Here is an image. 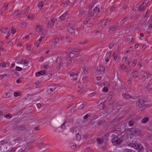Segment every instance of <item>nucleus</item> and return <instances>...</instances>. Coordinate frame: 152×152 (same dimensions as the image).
Listing matches in <instances>:
<instances>
[{
	"mask_svg": "<svg viewBox=\"0 0 152 152\" xmlns=\"http://www.w3.org/2000/svg\"><path fill=\"white\" fill-rule=\"evenodd\" d=\"M99 11V9L98 7H96L94 8L93 11L89 12L88 14V16L92 18L93 19H94L96 17Z\"/></svg>",
	"mask_w": 152,
	"mask_h": 152,
	"instance_id": "f257e3e1",
	"label": "nucleus"
},
{
	"mask_svg": "<svg viewBox=\"0 0 152 152\" xmlns=\"http://www.w3.org/2000/svg\"><path fill=\"white\" fill-rule=\"evenodd\" d=\"M128 146L130 148H134L139 152L140 151L143 149V147L141 145L137 144L130 143L128 144Z\"/></svg>",
	"mask_w": 152,
	"mask_h": 152,
	"instance_id": "f03ea898",
	"label": "nucleus"
},
{
	"mask_svg": "<svg viewBox=\"0 0 152 152\" xmlns=\"http://www.w3.org/2000/svg\"><path fill=\"white\" fill-rule=\"evenodd\" d=\"M105 70V69L103 66L99 65L97 67L96 73L98 74H102L104 72Z\"/></svg>",
	"mask_w": 152,
	"mask_h": 152,
	"instance_id": "7ed1b4c3",
	"label": "nucleus"
},
{
	"mask_svg": "<svg viewBox=\"0 0 152 152\" xmlns=\"http://www.w3.org/2000/svg\"><path fill=\"white\" fill-rule=\"evenodd\" d=\"M112 142L114 145H117L121 142V140L118 137H115L112 140Z\"/></svg>",
	"mask_w": 152,
	"mask_h": 152,
	"instance_id": "20e7f679",
	"label": "nucleus"
},
{
	"mask_svg": "<svg viewBox=\"0 0 152 152\" xmlns=\"http://www.w3.org/2000/svg\"><path fill=\"white\" fill-rule=\"evenodd\" d=\"M137 106L140 108H144L145 106V102L143 100H140L137 103Z\"/></svg>",
	"mask_w": 152,
	"mask_h": 152,
	"instance_id": "39448f33",
	"label": "nucleus"
},
{
	"mask_svg": "<svg viewBox=\"0 0 152 152\" xmlns=\"http://www.w3.org/2000/svg\"><path fill=\"white\" fill-rule=\"evenodd\" d=\"M140 73L141 75V79L143 80H145L148 78L150 76V74L148 72L144 71H142L140 72Z\"/></svg>",
	"mask_w": 152,
	"mask_h": 152,
	"instance_id": "423d86ee",
	"label": "nucleus"
},
{
	"mask_svg": "<svg viewBox=\"0 0 152 152\" xmlns=\"http://www.w3.org/2000/svg\"><path fill=\"white\" fill-rule=\"evenodd\" d=\"M61 59L60 57L58 58L56 60V63H57L56 68L58 69H60L62 65L61 63Z\"/></svg>",
	"mask_w": 152,
	"mask_h": 152,
	"instance_id": "0eeeda50",
	"label": "nucleus"
},
{
	"mask_svg": "<svg viewBox=\"0 0 152 152\" xmlns=\"http://www.w3.org/2000/svg\"><path fill=\"white\" fill-rule=\"evenodd\" d=\"M43 26L41 25H38L37 26L36 28V30L40 34H42Z\"/></svg>",
	"mask_w": 152,
	"mask_h": 152,
	"instance_id": "6e6552de",
	"label": "nucleus"
},
{
	"mask_svg": "<svg viewBox=\"0 0 152 152\" xmlns=\"http://www.w3.org/2000/svg\"><path fill=\"white\" fill-rule=\"evenodd\" d=\"M22 140V138L21 137H17L12 141V143L15 144L16 143L19 142Z\"/></svg>",
	"mask_w": 152,
	"mask_h": 152,
	"instance_id": "1a4fd4ad",
	"label": "nucleus"
},
{
	"mask_svg": "<svg viewBox=\"0 0 152 152\" xmlns=\"http://www.w3.org/2000/svg\"><path fill=\"white\" fill-rule=\"evenodd\" d=\"M103 85L105 86L102 89L103 92H107L108 91V87L109 86V83L107 82H103Z\"/></svg>",
	"mask_w": 152,
	"mask_h": 152,
	"instance_id": "9d476101",
	"label": "nucleus"
},
{
	"mask_svg": "<svg viewBox=\"0 0 152 152\" xmlns=\"http://www.w3.org/2000/svg\"><path fill=\"white\" fill-rule=\"evenodd\" d=\"M72 132L75 135L78 134L80 132L79 128L77 126L73 128Z\"/></svg>",
	"mask_w": 152,
	"mask_h": 152,
	"instance_id": "9b49d317",
	"label": "nucleus"
},
{
	"mask_svg": "<svg viewBox=\"0 0 152 152\" xmlns=\"http://www.w3.org/2000/svg\"><path fill=\"white\" fill-rule=\"evenodd\" d=\"M145 1L144 2L138 7L139 10L140 11H142L144 10V7L146 5V3Z\"/></svg>",
	"mask_w": 152,
	"mask_h": 152,
	"instance_id": "f8f14e48",
	"label": "nucleus"
},
{
	"mask_svg": "<svg viewBox=\"0 0 152 152\" xmlns=\"http://www.w3.org/2000/svg\"><path fill=\"white\" fill-rule=\"evenodd\" d=\"M77 75L78 74H75L73 72H71L70 74V76H71L72 78H71V79L73 80H76L77 78Z\"/></svg>",
	"mask_w": 152,
	"mask_h": 152,
	"instance_id": "ddd939ff",
	"label": "nucleus"
},
{
	"mask_svg": "<svg viewBox=\"0 0 152 152\" xmlns=\"http://www.w3.org/2000/svg\"><path fill=\"white\" fill-rule=\"evenodd\" d=\"M46 72V71L45 70H42L40 72H36L35 74V75L36 77H40L41 75H42L44 74Z\"/></svg>",
	"mask_w": 152,
	"mask_h": 152,
	"instance_id": "4468645a",
	"label": "nucleus"
},
{
	"mask_svg": "<svg viewBox=\"0 0 152 152\" xmlns=\"http://www.w3.org/2000/svg\"><path fill=\"white\" fill-rule=\"evenodd\" d=\"M46 0H40L39 1V4L38 5V7L39 9H41L43 6V2H45Z\"/></svg>",
	"mask_w": 152,
	"mask_h": 152,
	"instance_id": "2eb2a0df",
	"label": "nucleus"
},
{
	"mask_svg": "<svg viewBox=\"0 0 152 152\" xmlns=\"http://www.w3.org/2000/svg\"><path fill=\"white\" fill-rule=\"evenodd\" d=\"M56 89V86L54 84H51L48 87V90L49 89L51 91H54Z\"/></svg>",
	"mask_w": 152,
	"mask_h": 152,
	"instance_id": "dca6fc26",
	"label": "nucleus"
},
{
	"mask_svg": "<svg viewBox=\"0 0 152 152\" xmlns=\"http://www.w3.org/2000/svg\"><path fill=\"white\" fill-rule=\"evenodd\" d=\"M68 15L67 12H66L62 14L60 17V19L62 20H64L66 18V16Z\"/></svg>",
	"mask_w": 152,
	"mask_h": 152,
	"instance_id": "f3484780",
	"label": "nucleus"
},
{
	"mask_svg": "<svg viewBox=\"0 0 152 152\" xmlns=\"http://www.w3.org/2000/svg\"><path fill=\"white\" fill-rule=\"evenodd\" d=\"M79 53V50L77 49H75L70 52V54H74L75 55H78Z\"/></svg>",
	"mask_w": 152,
	"mask_h": 152,
	"instance_id": "a211bd4d",
	"label": "nucleus"
},
{
	"mask_svg": "<svg viewBox=\"0 0 152 152\" xmlns=\"http://www.w3.org/2000/svg\"><path fill=\"white\" fill-rule=\"evenodd\" d=\"M117 29V27L116 26H113L112 27H111L110 28L109 30L108 31V32L109 33H111L112 32L116 30Z\"/></svg>",
	"mask_w": 152,
	"mask_h": 152,
	"instance_id": "6ab92c4d",
	"label": "nucleus"
},
{
	"mask_svg": "<svg viewBox=\"0 0 152 152\" xmlns=\"http://www.w3.org/2000/svg\"><path fill=\"white\" fill-rule=\"evenodd\" d=\"M131 75L133 77L136 78L138 75V73L137 71H135L131 73Z\"/></svg>",
	"mask_w": 152,
	"mask_h": 152,
	"instance_id": "aec40b11",
	"label": "nucleus"
},
{
	"mask_svg": "<svg viewBox=\"0 0 152 152\" xmlns=\"http://www.w3.org/2000/svg\"><path fill=\"white\" fill-rule=\"evenodd\" d=\"M72 62V58L71 57H68L66 59V63L67 64V65L69 66V64H71Z\"/></svg>",
	"mask_w": 152,
	"mask_h": 152,
	"instance_id": "412c9836",
	"label": "nucleus"
},
{
	"mask_svg": "<svg viewBox=\"0 0 152 152\" xmlns=\"http://www.w3.org/2000/svg\"><path fill=\"white\" fill-rule=\"evenodd\" d=\"M69 32L72 35L75 34V30L72 27H70L68 29Z\"/></svg>",
	"mask_w": 152,
	"mask_h": 152,
	"instance_id": "4be33fe9",
	"label": "nucleus"
},
{
	"mask_svg": "<svg viewBox=\"0 0 152 152\" xmlns=\"http://www.w3.org/2000/svg\"><path fill=\"white\" fill-rule=\"evenodd\" d=\"M49 63L48 62H46L45 63V64L43 66V67L42 68L43 69H44V70L46 69H47L48 68L49 66Z\"/></svg>",
	"mask_w": 152,
	"mask_h": 152,
	"instance_id": "5701e85b",
	"label": "nucleus"
},
{
	"mask_svg": "<svg viewBox=\"0 0 152 152\" xmlns=\"http://www.w3.org/2000/svg\"><path fill=\"white\" fill-rule=\"evenodd\" d=\"M132 132L134 131V132L132 134L134 135H137L139 136L140 135V130H132Z\"/></svg>",
	"mask_w": 152,
	"mask_h": 152,
	"instance_id": "b1692460",
	"label": "nucleus"
},
{
	"mask_svg": "<svg viewBox=\"0 0 152 152\" xmlns=\"http://www.w3.org/2000/svg\"><path fill=\"white\" fill-rule=\"evenodd\" d=\"M69 4V1H65L63 3L61 4V6H64V7H66Z\"/></svg>",
	"mask_w": 152,
	"mask_h": 152,
	"instance_id": "393cba45",
	"label": "nucleus"
},
{
	"mask_svg": "<svg viewBox=\"0 0 152 152\" xmlns=\"http://www.w3.org/2000/svg\"><path fill=\"white\" fill-rule=\"evenodd\" d=\"M123 97L126 99H129L130 98V96L128 94H123Z\"/></svg>",
	"mask_w": 152,
	"mask_h": 152,
	"instance_id": "a878e982",
	"label": "nucleus"
},
{
	"mask_svg": "<svg viewBox=\"0 0 152 152\" xmlns=\"http://www.w3.org/2000/svg\"><path fill=\"white\" fill-rule=\"evenodd\" d=\"M97 141L98 144H101L102 143L104 142V140L102 138H98L97 139Z\"/></svg>",
	"mask_w": 152,
	"mask_h": 152,
	"instance_id": "bb28decb",
	"label": "nucleus"
},
{
	"mask_svg": "<svg viewBox=\"0 0 152 152\" xmlns=\"http://www.w3.org/2000/svg\"><path fill=\"white\" fill-rule=\"evenodd\" d=\"M152 88V85L151 84H149L147 83V85L146 87V89L148 91H149L151 90Z\"/></svg>",
	"mask_w": 152,
	"mask_h": 152,
	"instance_id": "cd10ccee",
	"label": "nucleus"
},
{
	"mask_svg": "<svg viewBox=\"0 0 152 152\" xmlns=\"http://www.w3.org/2000/svg\"><path fill=\"white\" fill-rule=\"evenodd\" d=\"M2 32L4 34H6L9 33V30L7 28H5L2 30Z\"/></svg>",
	"mask_w": 152,
	"mask_h": 152,
	"instance_id": "c85d7f7f",
	"label": "nucleus"
},
{
	"mask_svg": "<svg viewBox=\"0 0 152 152\" xmlns=\"http://www.w3.org/2000/svg\"><path fill=\"white\" fill-rule=\"evenodd\" d=\"M149 120V118L148 117H145L142 120V123L144 124L148 121Z\"/></svg>",
	"mask_w": 152,
	"mask_h": 152,
	"instance_id": "c756f323",
	"label": "nucleus"
},
{
	"mask_svg": "<svg viewBox=\"0 0 152 152\" xmlns=\"http://www.w3.org/2000/svg\"><path fill=\"white\" fill-rule=\"evenodd\" d=\"M75 135H76V139L78 141H79L81 139V136L80 134H79V133H78V134H75Z\"/></svg>",
	"mask_w": 152,
	"mask_h": 152,
	"instance_id": "7c9ffc66",
	"label": "nucleus"
},
{
	"mask_svg": "<svg viewBox=\"0 0 152 152\" xmlns=\"http://www.w3.org/2000/svg\"><path fill=\"white\" fill-rule=\"evenodd\" d=\"M86 104L85 103H83L81 104L79 107V108L80 109H83L86 105Z\"/></svg>",
	"mask_w": 152,
	"mask_h": 152,
	"instance_id": "2f4dec72",
	"label": "nucleus"
},
{
	"mask_svg": "<svg viewBox=\"0 0 152 152\" xmlns=\"http://www.w3.org/2000/svg\"><path fill=\"white\" fill-rule=\"evenodd\" d=\"M5 94L6 96L5 97L6 98H9L11 96V95L10 94L9 92L6 93Z\"/></svg>",
	"mask_w": 152,
	"mask_h": 152,
	"instance_id": "473e14b6",
	"label": "nucleus"
},
{
	"mask_svg": "<svg viewBox=\"0 0 152 152\" xmlns=\"http://www.w3.org/2000/svg\"><path fill=\"white\" fill-rule=\"evenodd\" d=\"M40 83L38 82H37L34 83V86H35V87L36 88H37L39 87L40 86Z\"/></svg>",
	"mask_w": 152,
	"mask_h": 152,
	"instance_id": "72a5a7b5",
	"label": "nucleus"
},
{
	"mask_svg": "<svg viewBox=\"0 0 152 152\" xmlns=\"http://www.w3.org/2000/svg\"><path fill=\"white\" fill-rule=\"evenodd\" d=\"M113 56L114 58V60L115 61H116L117 60H118L119 59V58L116 55L113 54Z\"/></svg>",
	"mask_w": 152,
	"mask_h": 152,
	"instance_id": "f704fd0d",
	"label": "nucleus"
},
{
	"mask_svg": "<svg viewBox=\"0 0 152 152\" xmlns=\"http://www.w3.org/2000/svg\"><path fill=\"white\" fill-rule=\"evenodd\" d=\"M71 148L73 149H75L77 147L76 145L74 143H72L71 144Z\"/></svg>",
	"mask_w": 152,
	"mask_h": 152,
	"instance_id": "c9c22d12",
	"label": "nucleus"
},
{
	"mask_svg": "<svg viewBox=\"0 0 152 152\" xmlns=\"http://www.w3.org/2000/svg\"><path fill=\"white\" fill-rule=\"evenodd\" d=\"M13 14L14 15L19 16L20 15V12L18 10L14 12Z\"/></svg>",
	"mask_w": 152,
	"mask_h": 152,
	"instance_id": "e433bc0d",
	"label": "nucleus"
},
{
	"mask_svg": "<svg viewBox=\"0 0 152 152\" xmlns=\"http://www.w3.org/2000/svg\"><path fill=\"white\" fill-rule=\"evenodd\" d=\"M26 16L29 20H33L34 19V16L32 15H27Z\"/></svg>",
	"mask_w": 152,
	"mask_h": 152,
	"instance_id": "4c0bfd02",
	"label": "nucleus"
},
{
	"mask_svg": "<svg viewBox=\"0 0 152 152\" xmlns=\"http://www.w3.org/2000/svg\"><path fill=\"white\" fill-rule=\"evenodd\" d=\"M137 60L136 59L134 60L133 62L132 63V66H134L136 64Z\"/></svg>",
	"mask_w": 152,
	"mask_h": 152,
	"instance_id": "58836bf2",
	"label": "nucleus"
},
{
	"mask_svg": "<svg viewBox=\"0 0 152 152\" xmlns=\"http://www.w3.org/2000/svg\"><path fill=\"white\" fill-rule=\"evenodd\" d=\"M32 45H30L28 44L26 45V47L27 50L30 51Z\"/></svg>",
	"mask_w": 152,
	"mask_h": 152,
	"instance_id": "ea45409f",
	"label": "nucleus"
},
{
	"mask_svg": "<svg viewBox=\"0 0 152 152\" xmlns=\"http://www.w3.org/2000/svg\"><path fill=\"white\" fill-rule=\"evenodd\" d=\"M0 66L2 67H5L6 66V63L4 62H2L0 64Z\"/></svg>",
	"mask_w": 152,
	"mask_h": 152,
	"instance_id": "a19ab883",
	"label": "nucleus"
},
{
	"mask_svg": "<svg viewBox=\"0 0 152 152\" xmlns=\"http://www.w3.org/2000/svg\"><path fill=\"white\" fill-rule=\"evenodd\" d=\"M51 22L49 23L48 24V26L49 27H50L53 26L54 25L52 21V20H51Z\"/></svg>",
	"mask_w": 152,
	"mask_h": 152,
	"instance_id": "79ce46f5",
	"label": "nucleus"
},
{
	"mask_svg": "<svg viewBox=\"0 0 152 152\" xmlns=\"http://www.w3.org/2000/svg\"><path fill=\"white\" fill-rule=\"evenodd\" d=\"M125 152H134L133 150L130 149H125Z\"/></svg>",
	"mask_w": 152,
	"mask_h": 152,
	"instance_id": "37998d69",
	"label": "nucleus"
},
{
	"mask_svg": "<svg viewBox=\"0 0 152 152\" xmlns=\"http://www.w3.org/2000/svg\"><path fill=\"white\" fill-rule=\"evenodd\" d=\"M84 11L83 10H80L78 14V16L79 17L82 16L84 13Z\"/></svg>",
	"mask_w": 152,
	"mask_h": 152,
	"instance_id": "c03bdc74",
	"label": "nucleus"
},
{
	"mask_svg": "<svg viewBox=\"0 0 152 152\" xmlns=\"http://www.w3.org/2000/svg\"><path fill=\"white\" fill-rule=\"evenodd\" d=\"M132 79L131 78H129L128 81V83L130 85L132 84Z\"/></svg>",
	"mask_w": 152,
	"mask_h": 152,
	"instance_id": "a18cd8bd",
	"label": "nucleus"
},
{
	"mask_svg": "<svg viewBox=\"0 0 152 152\" xmlns=\"http://www.w3.org/2000/svg\"><path fill=\"white\" fill-rule=\"evenodd\" d=\"M15 70L16 71H20L22 70V68L19 66H17Z\"/></svg>",
	"mask_w": 152,
	"mask_h": 152,
	"instance_id": "49530a36",
	"label": "nucleus"
},
{
	"mask_svg": "<svg viewBox=\"0 0 152 152\" xmlns=\"http://www.w3.org/2000/svg\"><path fill=\"white\" fill-rule=\"evenodd\" d=\"M90 114H86V115H85V116H84L83 117V118L84 119H86L87 118L89 117V116H90Z\"/></svg>",
	"mask_w": 152,
	"mask_h": 152,
	"instance_id": "de8ad7c7",
	"label": "nucleus"
},
{
	"mask_svg": "<svg viewBox=\"0 0 152 152\" xmlns=\"http://www.w3.org/2000/svg\"><path fill=\"white\" fill-rule=\"evenodd\" d=\"M111 54L110 52H108L107 53H106V57L107 58H109V57H110V56L111 55Z\"/></svg>",
	"mask_w": 152,
	"mask_h": 152,
	"instance_id": "09e8293b",
	"label": "nucleus"
},
{
	"mask_svg": "<svg viewBox=\"0 0 152 152\" xmlns=\"http://www.w3.org/2000/svg\"><path fill=\"white\" fill-rule=\"evenodd\" d=\"M89 21V20L88 19H86L83 22V23L84 24H86Z\"/></svg>",
	"mask_w": 152,
	"mask_h": 152,
	"instance_id": "8fccbe9b",
	"label": "nucleus"
},
{
	"mask_svg": "<svg viewBox=\"0 0 152 152\" xmlns=\"http://www.w3.org/2000/svg\"><path fill=\"white\" fill-rule=\"evenodd\" d=\"M27 25V23H22V24L21 25V26L22 28H24Z\"/></svg>",
	"mask_w": 152,
	"mask_h": 152,
	"instance_id": "3c124183",
	"label": "nucleus"
},
{
	"mask_svg": "<svg viewBox=\"0 0 152 152\" xmlns=\"http://www.w3.org/2000/svg\"><path fill=\"white\" fill-rule=\"evenodd\" d=\"M88 42V41L86 40H85L83 41H82L81 42H80V44L81 45H83L85 44L86 43Z\"/></svg>",
	"mask_w": 152,
	"mask_h": 152,
	"instance_id": "603ef678",
	"label": "nucleus"
},
{
	"mask_svg": "<svg viewBox=\"0 0 152 152\" xmlns=\"http://www.w3.org/2000/svg\"><path fill=\"white\" fill-rule=\"evenodd\" d=\"M134 123V121H132L129 122V125L130 126H132Z\"/></svg>",
	"mask_w": 152,
	"mask_h": 152,
	"instance_id": "864d4df0",
	"label": "nucleus"
},
{
	"mask_svg": "<svg viewBox=\"0 0 152 152\" xmlns=\"http://www.w3.org/2000/svg\"><path fill=\"white\" fill-rule=\"evenodd\" d=\"M99 105L100 106L102 107L103 109L104 107V102H103V103H101L99 104Z\"/></svg>",
	"mask_w": 152,
	"mask_h": 152,
	"instance_id": "5fc2aeb1",
	"label": "nucleus"
},
{
	"mask_svg": "<svg viewBox=\"0 0 152 152\" xmlns=\"http://www.w3.org/2000/svg\"><path fill=\"white\" fill-rule=\"evenodd\" d=\"M83 73L85 74H86L87 73L88 71H87V69L86 68H84L83 69Z\"/></svg>",
	"mask_w": 152,
	"mask_h": 152,
	"instance_id": "6e6d98bb",
	"label": "nucleus"
},
{
	"mask_svg": "<svg viewBox=\"0 0 152 152\" xmlns=\"http://www.w3.org/2000/svg\"><path fill=\"white\" fill-rule=\"evenodd\" d=\"M110 20L108 19H107L104 23V25H106L107 23H109L110 22Z\"/></svg>",
	"mask_w": 152,
	"mask_h": 152,
	"instance_id": "4d7b16f0",
	"label": "nucleus"
},
{
	"mask_svg": "<svg viewBox=\"0 0 152 152\" xmlns=\"http://www.w3.org/2000/svg\"><path fill=\"white\" fill-rule=\"evenodd\" d=\"M20 95V94L18 92H15L14 93V96L15 97H17Z\"/></svg>",
	"mask_w": 152,
	"mask_h": 152,
	"instance_id": "13d9d810",
	"label": "nucleus"
},
{
	"mask_svg": "<svg viewBox=\"0 0 152 152\" xmlns=\"http://www.w3.org/2000/svg\"><path fill=\"white\" fill-rule=\"evenodd\" d=\"M11 32L13 34H15L16 32L15 29L13 28H12L11 29Z\"/></svg>",
	"mask_w": 152,
	"mask_h": 152,
	"instance_id": "bf43d9fd",
	"label": "nucleus"
},
{
	"mask_svg": "<svg viewBox=\"0 0 152 152\" xmlns=\"http://www.w3.org/2000/svg\"><path fill=\"white\" fill-rule=\"evenodd\" d=\"M127 20V18H125L121 20V23H123L124 22H125L126 20Z\"/></svg>",
	"mask_w": 152,
	"mask_h": 152,
	"instance_id": "052dcab7",
	"label": "nucleus"
},
{
	"mask_svg": "<svg viewBox=\"0 0 152 152\" xmlns=\"http://www.w3.org/2000/svg\"><path fill=\"white\" fill-rule=\"evenodd\" d=\"M56 43L55 42H53L52 43V45H51V47L52 48H54L56 47Z\"/></svg>",
	"mask_w": 152,
	"mask_h": 152,
	"instance_id": "680f3d73",
	"label": "nucleus"
},
{
	"mask_svg": "<svg viewBox=\"0 0 152 152\" xmlns=\"http://www.w3.org/2000/svg\"><path fill=\"white\" fill-rule=\"evenodd\" d=\"M22 62L26 64H27L28 63V61L27 60L25 59L22 60Z\"/></svg>",
	"mask_w": 152,
	"mask_h": 152,
	"instance_id": "e2e57ef3",
	"label": "nucleus"
},
{
	"mask_svg": "<svg viewBox=\"0 0 152 152\" xmlns=\"http://www.w3.org/2000/svg\"><path fill=\"white\" fill-rule=\"evenodd\" d=\"M7 142H5L4 141H3V140L1 141L0 142V144H1V145H4L5 144H7Z\"/></svg>",
	"mask_w": 152,
	"mask_h": 152,
	"instance_id": "0e129e2a",
	"label": "nucleus"
},
{
	"mask_svg": "<svg viewBox=\"0 0 152 152\" xmlns=\"http://www.w3.org/2000/svg\"><path fill=\"white\" fill-rule=\"evenodd\" d=\"M7 75L6 74H4V75H0V79H3L5 76H7Z\"/></svg>",
	"mask_w": 152,
	"mask_h": 152,
	"instance_id": "69168bd1",
	"label": "nucleus"
},
{
	"mask_svg": "<svg viewBox=\"0 0 152 152\" xmlns=\"http://www.w3.org/2000/svg\"><path fill=\"white\" fill-rule=\"evenodd\" d=\"M59 38L58 37H57L55 39L54 42L56 43H57L59 42Z\"/></svg>",
	"mask_w": 152,
	"mask_h": 152,
	"instance_id": "338daca9",
	"label": "nucleus"
},
{
	"mask_svg": "<svg viewBox=\"0 0 152 152\" xmlns=\"http://www.w3.org/2000/svg\"><path fill=\"white\" fill-rule=\"evenodd\" d=\"M34 45L37 46V48L39 46V43L38 41H36L34 43Z\"/></svg>",
	"mask_w": 152,
	"mask_h": 152,
	"instance_id": "774afa93",
	"label": "nucleus"
}]
</instances>
